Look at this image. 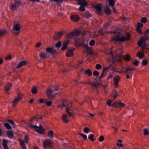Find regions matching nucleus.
Masks as SVG:
<instances>
[{
  "mask_svg": "<svg viewBox=\"0 0 149 149\" xmlns=\"http://www.w3.org/2000/svg\"><path fill=\"white\" fill-rule=\"evenodd\" d=\"M90 130L89 128L87 127H85L84 129V133H88L89 132Z\"/></svg>",
  "mask_w": 149,
  "mask_h": 149,
  "instance_id": "43",
  "label": "nucleus"
},
{
  "mask_svg": "<svg viewBox=\"0 0 149 149\" xmlns=\"http://www.w3.org/2000/svg\"><path fill=\"white\" fill-rule=\"evenodd\" d=\"M70 18L73 21L77 22L79 19V17L76 15H72L70 16Z\"/></svg>",
  "mask_w": 149,
  "mask_h": 149,
  "instance_id": "20",
  "label": "nucleus"
},
{
  "mask_svg": "<svg viewBox=\"0 0 149 149\" xmlns=\"http://www.w3.org/2000/svg\"><path fill=\"white\" fill-rule=\"evenodd\" d=\"M12 59V56L10 55H8L5 58V60H9Z\"/></svg>",
  "mask_w": 149,
  "mask_h": 149,
  "instance_id": "55",
  "label": "nucleus"
},
{
  "mask_svg": "<svg viewBox=\"0 0 149 149\" xmlns=\"http://www.w3.org/2000/svg\"><path fill=\"white\" fill-rule=\"evenodd\" d=\"M46 100V99L40 98L39 99L40 103L45 102Z\"/></svg>",
  "mask_w": 149,
  "mask_h": 149,
  "instance_id": "46",
  "label": "nucleus"
},
{
  "mask_svg": "<svg viewBox=\"0 0 149 149\" xmlns=\"http://www.w3.org/2000/svg\"><path fill=\"white\" fill-rule=\"evenodd\" d=\"M37 88L36 87H33L32 89V93L33 94L36 93L37 92Z\"/></svg>",
  "mask_w": 149,
  "mask_h": 149,
  "instance_id": "37",
  "label": "nucleus"
},
{
  "mask_svg": "<svg viewBox=\"0 0 149 149\" xmlns=\"http://www.w3.org/2000/svg\"><path fill=\"white\" fill-rule=\"evenodd\" d=\"M123 72H127V74H128L129 75L130 74V76L132 77V74H130L132 73V72L130 70H128L127 71H126V70L125 71H123Z\"/></svg>",
  "mask_w": 149,
  "mask_h": 149,
  "instance_id": "52",
  "label": "nucleus"
},
{
  "mask_svg": "<svg viewBox=\"0 0 149 149\" xmlns=\"http://www.w3.org/2000/svg\"><path fill=\"white\" fill-rule=\"evenodd\" d=\"M85 73L89 76H91L92 74V73L91 72V70L89 69H88L87 70H85Z\"/></svg>",
  "mask_w": 149,
  "mask_h": 149,
  "instance_id": "35",
  "label": "nucleus"
},
{
  "mask_svg": "<svg viewBox=\"0 0 149 149\" xmlns=\"http://www.w3.org/2000/svg\"><path fill=\"white\" fill-rule=\"evenodd\" d=\"M52 145V142L48 140L45 141L43 143V145L45 148L50 146Z\"/></svg>",
  "mask_w": 149,
  "mask_h": 149,
  "instance_id": "15",
  "label": "nucleus"
},
{
  "mask_svg": "<svg viewBox=\"0 0 149 149\" xmlns=\"http://www.w3.org/2000/svg\"><path fill=\"white\" fill-rule=\"evenodd\" d=\"M8 122L12 125H15V122L12 120H8Z\"/></svg>",
  "mask_w": 149,
  "mask_h": 149,
  "instance_id": "64",
  "label": "nucleus"
},
{
  "mask_svg": "<svg viewBox=\"0 0 149 149\" xmlns=\"http://www.w3.org/2000/svg\"><path fill=\"white\" fill-rule=\"evenodd\" d=\"M68 43V42H66L63 43V46L61 48L62 50H64L67 47V44Z\"/></svg>",
  "mask_w": 149,
  "mask_h": 149,
  "instance_id": "33",
  "label": "nucleus"
},
{
  "mask_svg": "<svg viewBox=\"0 0 149 149\" xmlns=\"http://www.w3.org/2000/svg\"><path fill=\"white\" fill-rule=\"evenodd\" d=\"M104 137L102 136H100L99 138V141L100 142H102L104 140Z\"/></svg>",
  "mask_w": 149,
  "mask_h": 149,
  "instance_id": "54",
  "label": "nucleus"
},
{
  "mask_svg": "<svg viewBox=\"0 0 149 149\" xmlns=\"http://www.w3.org/2000/svg\"><path fill=\"white\" fill-rule=\"evenodd\" d=\"M86 6H84V5L80 6V7L79 8V9L80 10L82 11H84L85 10V7Z\"/></svg>",
  "mask_w": 149,
  "mask_h": 149,
  "instance_id": "39",
  "label": "nucleus"
},
{
  "mask_svg": "<svg viewBox=\"0 0 149 149\" xmlns=\"http://www.w3.org/2000/svg\"><path fill=\"white\" fill-rule=\"evenodd\" d=\"M99 72L97 71H94L93 73V75L97 77L99 74Z\"/></svg>",
  "mask_w": 149,
  "mask_h": 149,
  "instance_id": "47",
  "label": "nucleus"
},
{
  "mask_svg": "<svg viewBox=\"0 0 149 149\" xmlns=\"http://www.w3.org/2000/svg\"><path fill=\"white\" fill-rule=\"evenodd\" d=\"M19 101V100L15 98L13 100V106L14 107L15 106L16 104Z\"/></svg>",
  "mask_w": 149,
  "mask_h": 149,
  "instance_id": "34",
  "label": "nucleus"
},
{
  "mask_svg": "<svg viewBox=\"0 0 149 149\" xmlns=\"http://www.w3.org/2000/svg\"><path fill=\"white\" fill-rule=\"evenodd\" d=\"M137 31L139 34H142L143 33L142 32L140 28H136Z\"/></svg>",
  "mask_w": 149,
  "mask_h": 149,
  "instance_id": "61",
  "label": "nucleus"
},
{
  "mask_svg": "<svg viewBox=\"0 0 149 149\" xmlns=\"http://www.w3.org/2000/svg\"><path fill=\"white\" fill-rule=\"evenodd\" d=\"M120 79V77L119 75H117L113 78V84L116 87L118 86V83Z\"/></svg>",
  "mask_w": 149,
  "mask_h": 149,
  "instance_id": "12",
  "label": "nucleus"
},
{
  "mask_svg": "<svg viewBox=\"0 0 149 149\" xmlns=\"http://www.w3.org/2000/svg\"><path fill=\"white\" fill-rule=\"evenodd\" d=\"M125 104L122 103L121 101H116L112 104V106L113 107H122L125 106Z\"/></svg>",
  "mask_w": 149,
  "mask_h": 149,
  "instance_id": "10",
  "label": "nucleus"
},
{
  "mask_svg": "<svg viewBox=\"0 0 149 149\" xmlns=\"http://www.w3.org/2000/svg\"><path fill=\"white\" fill-rule=\"evenodd\" d=\"M29 126L31 128L34 129L36 131L40 134H42L44 131V130L42 128V126L41 125H40L39 126L34 125H30Z\"/></svg>",
  "mask_w": 149,
  "mask_h": 149,
  "instance_id": "8",
  "label": "nucleus"
},
{
  "mask_svg": "<svg viewBox=\"0 0 149 149\" xmlns=\"http://www.w3.org/2000/svg\"><path fill=\"white\" fill-rule=\"evenodd\" d=\"M7 135L9 138H12L13 136V132L12 131H9L7 133Z\"/></svg>",
  "mask_w": 149,
  "mask_h": 149,
  "instance_id": "27",
  "label": "nucleus"
},
{
  "mask_svg": "<svg viewBox=\"0 0 149 149\" xmlns=\"http://www.w3.org/2000/svg\"><path fill=\"white\" fill-rule=\"evenodd\" d=\"M23 95L21 93H19L18 94L17 97L16 98L19 100L23 97Z\"/></svg>",
  "mask_w": 149,
  "mask_h": 149,
  "instance_id": "42",
  "label": "nucleus"
},
{
  "mask_svg": "<svg viewBox=\"0 0 149 149\" xmlns=\"http://www.w3.org/2000/svg\"><path fill=\"white\" fill-rule=\"evenodd\" d=\"M22 2L20 0H15L13 3L11 4L10 6L11 10H15L21 5Z\"/></svg>",
  "mask_w": 149,
  "mask_h": 149,
  "instance_id": "5",
  "label": "nucleus"
},
{
  "mask_svg": "<svg viewBox=\"0 0 149 149\" xmlns=\"http://www.w3.org/2000/svg\"><path fill=\"white\" fill-rule=\"evenodd\" d=\"M74 49H70L68 50L66 53V55L67 57L71 56L73 55V51Z\"/></svg>",
  "mask_w": 149,
  "mask_h": 149,
  "instance_id": "19",
  "label": "nucleus"
},
{
  "mask_svg": "<svg viewBox=\"0 0 149 149\" xmlns=\"http://www.w3.org/2000/svg\"><path fill=\"white\" fill-rule=\"evenodd\" d=\"M130 39V35L129 34H127L126 37L124 36H122L120 37V35H117L115 38H114L112 39L111 41L115 40L116 41H119L121 42H123L125 40H128Z\"/></svg>",
  "mask_w": 149,
  "mask_h": 149,
  "instance_id": "4",
  "label": "nucleus"
},
{
  "mask_svg": "<svg viewBox=\"0 0 149 149\" xmlns=\"http://www.w3.org/2000/svg\"><path fill=\"white\" fill-rule=\"evenodd\" d=\"M147 64V61L146 60H144L142 61V64L143 65H145Z\"/></svg>",
  "mask_w": 149,
  "mask_h": 149,
  "instance_id": "59",
  "label": "nucleus"
},
{
  "mask_svg": "<svg viewBox=\"0 0 149 149\" xmlns=\"http://www.w3.org/2000/svg\"><path fill=\"white\" fill-rule=\"evenodd\" d=\"M80 33V31L79 30H75L70 33L68 35L69 38H73L75 36H78Z\"/></svg>",
  "mask_w": 149,
  "mask_h": 149,
  "instance_id": "11",
  "label": "nucleus"
},
{
  "mask_svg": "<svg viewBox=\"0 0 149 149\" xmlns=\"http://www.w3.org/2000/svg\"><path fill=\"white\" fill-rule=\"evenodd\" d=\"M46 51L50 54H53L55 52L56 50L54 47H49L47 48L46 49Z\"/></svg>",
  "mask_w": 149,
  "mask_h": 149,
  "instance_id": "17",
  "label": "nucleus"
},
{
  "mask_svg": "<svg viewBox=\"0 0 149 149\" xmlns=\"http://www.w3.org/2000/svg\"><path fill=\"white\" fill-rule=\"evenodd\" d=\"M25 141H23L21 139H19V141L20 146L23 149H27L26 146L24 144V143H27L28 142V137L27 136H25Z\"/></svg>",
  "mask_w": 149,
  "mask_h": 149,
  "instance_id": "9",
  "label": "nucleus"
},
{
  "mask_svg": "<svg viewBox=\"0 0 149 149\" xmlns=\"http://www.w3.org/2000/svg\"><path fill=\"white\" fill-rule=\"evenodd\" d=\"M63 34L62 32H58L54 37V39L55 40L59 38Z\"/></svg>",
  "mask_w": 149,
  "mask_h": 149,
  "instance_id": "23",
  "label": "nucleus"
},
{
  "mask_svg": "<svg viewBox=\"0 0 149 149\" xmlns=\"http://www.w3.org/2000/svg\"><path fill=\"white\" fill-rule=\"evenodd\" d=\"M49 136L52 138L53 137V133L52 130H50L48 132Z\"/></svg>",
  "mask_w": 149,
  "mask_h": 149,
  "instance_id": "38",
  "label": "nucleus"
},
{
  "mask_svg": "<svg viewBox=\"0 0 149 149\" xmlns=\"http://www.w3.org/2000/svg\"><path fill=\"white\" fill-rule=\"evenodd\" d=\"M79 135L81 136H82L84 139H87V136L85 134L83 133H81L79 134Z\"/></svg>",
  "mask_w": 149,
  "mask_h": 149,
  "instance_id": "50",
  "label": "nucleus"
},
{
  "mask_svg": "<svg viewBox=\"0 0 149 149\" xmlns=\"http://www.w3.org/2000/svg\"><path fill=\"white\" fill-rule=\"evenodd\" d=\"M136 69V68L134 67L132 68H128L126 69V71H127L128 70H130L131 71H134Z\"/></svg>",
  "mask_w": 149,
  "mask_h": 149,
  "instance_id": "57",
  "label": "nucleus"
},
{
  "mask_svg": "<svg viewBox=\"0 0 149 149\" xmlns=\"http://www.w3.org/2000/svg\"><path fill=\"white\" fill-rule=\"evenodd\" d=\"M8 141L6 139H4L3 141V146L4 149H9L7 145Z\"/></svg>",
  "mask_w": 149,
  "mask_h": 149,
  "instance_id": "26",
  "label": "nucleus"
},
{
  "mask_svg": "<svg viewBox=\"0 0 149 149\" xmlns=\"http://www.w3.org/2000/svg\"><path fill=\"white\" fill-rule=\"evenodd\" d=\"M149 39V36L146 35L144 36H143L138 41V45L141 47V48H144L146 45L145 41Z\"/></svg>",
  "mask_w": 149,
  "mask_h": 149,
  "instance_id": "2",
  "label": "nucleus"
},
{
  "mask_svg": "<svg viewBox=\"0 0 149 149\" xmlns=\"http://www.w3.org/2000/svg\"><path fill=\"white\" fill-rule=\"evenodd\" d=\"M40 56L42 59H44L47 57V55L45 52H41L40 53Z\"/></svg>",
  "mask_w": 149,
  "mask_h": 149,
  "instance_id": "24",
  "label": "nucleus"
},
{
  "mask_svg": "<svg viewBox=\"0 0 149 149\" xmlns=\"http://www.w3.org/2000/svg\"><path fill=\"white\" fill-rule=\"evenodd\" d=\"M94 135L93 134H90L88 136V138L89 139L93 141H94V139H93Z\"/></svg>",
  "mask_w": 149,
  "mask_h": 149,
  "instance_id": "40",
  "label": "nucleus"
},
{
  "mask_svg": "<svg viewBox=\"0 0 149 149\" xmlns=\"http://www.w3.org/2000/svg\"><path fill=\"white\" fill-rule=\"evenodd\" d=\"M95 68L97 69H99L101 68L102 66L101 65L99 64H97L95 66Z\"/></svg>",
  "mask_w": 149,
  "mask_h": 149,
  "instance_id": "51",
  "label": "nucleus"
},
{
  "mask_svg": "<svg viewBox=\"0 0 149 149\" xmlns=\"http://www.w3.org/2000/svg\"><path fill=\"white\" fill-rule=\"evenodd\" d=\"M13 84L10 83L7 84L5 86L4 89L5 91H9L10 88L13 86Z\"/></svg>",
  "mask_w": 149,
  "mask_h": 149,
  "instance_id": "21",
  "label": "nucleus"
},
{
  "mask_svg": "<svg viewBox=\"0 0 149 149\" xmlns=\"http://www.w3.org/2000/svg\"><path fill=\"white\" fill-rule=\"evenodd\" d=\"M63 0H49L50 3L52 4L56 3L58 6H60V4L62 3Z\"/></svg>",
  "mask_w": 149,
  "mask_h": 149,
  "instance_id": "18",
  "label": "nucleus"
},
{
  "mask_svg": "<svg viewBox=\"0 0 149 149\" xmlns=\"http://www.w3.org/2000/svg\"><path fill=\"white\" fill-rule=\"evenodd\" d=\"M143 26V24L140 23H138L137 24V28H141Z\"/></svg>",
  "mask_w": 149,
  "mask_h": 149,
  "instance_id": "49",
  "label": "nucleus"
},
{
  "mask_svg": "<svg viewBox=\"0 0 149 149\" xmlns=\"http://www.w3.org/2000/svg\"><path fill=\"white\" fill-rule=\"evenodd\" d=\"M27 63V61H23L20 62L16 67L17 68H19L25 65Z\"/></svg>",
  "mask_w": 149,
  "mask_h": 149,
  "instance_id": "16",
  "label": "nucleus"
},
{
  "mask_svg": "<svg viewBox=\"0 0 149 149\" xmlns=\"http://www.w3.org/2000/svg\"><path fill=\"white\" fill-rule=\"evenodd\" d=\"M91 15L87 11L84 13L83 15V16L85 18H88L90 17Z\"/></svg>",
  "mask_w": 149,
  "mask_h": 149,
  "instance_id": "31",
  "label": "nucleus"
},
{
  "mask_svg": "<svg viewBox=\"0 0 149 149\" xmlns=\"http://www.w3.org/2000/svg\"><path fill=\"white\" fill-rule=\"evenodd\" d=\"M42 117H40V118H37L36 117H33V118L31 120V121L32 122H33V120H36L37 119H42Z\"/></svg>",
  "mask_w": 149,
  "mask_h": 149,
  "instance_id": "60",
  "label": "nucleus"
},
{
  "mask_svg": "<svg viewBox=\"0 0 149 149\" xmlns=\"http://www.w3.org/2000/svg\"><path fill=\"white\" fill-rule=\"evenodd\" d=\"M62 121L64 123H67L69 122V120L68 116L65 114H63L62 117Z\"/></svg>",
  "mask_w": 149,
  "mask_h": 149,
  "instance_id": "14",
  "label": "nucleus"
},
{
  "mask_svg": "<svg viewBox=\"0 0 149 149\" xmlns=\"http://www.w3.org/2000/svg\"><path fill=\"white\" fill-rule=\"evenodd\" d=\"M61 45V41H59L58 42L56 43V46L57 47H60Z\"/></svg>",
  "mask_w": 149,
  "mask_h": 149,
  "instance_id": "58",
  "label": "nucleus"
},
{
  "mask_svg": "<svg viewBox=\"0 0 149 149\" xmlns=\"http://www.w3.org/2000/svg\"><path fill=\"white\" fill-rule=\"evenodd\" d=\"M54 91V87L53 86H51L48 87L46 91V93L47 95L49 97L53 96L54 95L53 94V91Z\"/></svg>",
  "mask_w": 149,
  "mask_h": 149,
  "instance_id": "7",
  "label": "nucleus"
},
{
  "mask_svg": "<svg viewBox=\"0 0 149 149\" xmlns=\"http://www.w3.org/2000/svg\"><path fill=\"white\" fill-rule=\"evenodd\" d=\"M77 2V4L80 6H87L88 3L85 0H76Z\"/></svg>",
  "mask_w": 149,
  "mask_h": 149,
  "instance_id": "13",
  "label": "nucleus"
},
{
  "mask_svg": "<svg viewBox=\"0 0 149 149\" xmlns=\"http://www.w3.org/2000/svg\"><path fill=\"white\" fill-rule=\"evenodd\" d=\"M7 33L6 30L5 29H3L0 30V37L5 35Z\"/></svg>",
  "mask_w": 149,
  "mask_h": 149,
  "instance_id": "25",
  "label": "nucleus"
},
{
  "mask_svg": "<svg viewBox=\"0 0 149 149\" xmlns=\"http://www.w3.org/2000/svg\"><path fill=\"white\" fill-rule=\"evenodd\" d=\"M20 24L17 22H15L13 25L12 32L14 33L18 34L20 32Z\"/></svg>",
  "mask_w": 149,
  "mask_h": 149,
  "instance_id": "3",
  "label": "nucleus"
},
{
  "mask_svg": "<svg viewBox=\"0 0 149 149\" xmlns=\"http://www.w3.org/2000/svg\"><path fill=\"white\" fill-rule=\"evenodd\" d=\"M144 134L145 135H147L149 134V132L146 129H144L143 130Z\"/></svg>",
  "mask_w": 149,
  "mask_h": 149,
  "instance_id": "56",
  "label": "nucleus"
},
{
  "mask_svg": "<svg viewBox=\"0 0 149 149\" xmlns=\"http://www.w3.org/2000/svg\"><path fill=\"white\" fill-rule=\"evenodd\" d=\"M139 61L136 60H135V61L133 62V64L135 65H138L139 64Z\"/></svg>",
  "mask_w": 149,
  "mask_h": 149,
  "instance_id": "63",
  "label": "nucleus"
},
{
  "mask_svg": "<svg viewBox=\"0 0 149 149\" xmlns=\"http://www.w3.org/2000/svg\"><path fill=\"white\" fill-rule=\"evenodd\" d=\"M125 59L127 61H129L130 59V57L128 54H127L125 58Z\"/></svg>",
  "mask_w": 149,
  "mask_h": 149,
  "instance_id": "45",
  "label": "nucleus"
},
{
  "mask_svg": "<svg viewBox=\"0 0 149 149\" xmlns=\"http://www.w3.org/2000/svg\"><path fill=\"white\" fill-rule=\"evenodd\" d=\"M94 8L100 13L102 8V6L101 4L100 3L95 6Z\"/></svg>",
  "mask_w": 149,
  "mask_h": 149,
  "instance_id": "22",
  "label": "nucleus"
},
{
  "mask_svg": "<svg viewBox=\"0 0 149 149\" xmlns=\"http://www.w3.org/2000/svg\"><path fill=\"white\" fill-rule=\"evenodd\" d=\"M114 92V94L115 93V94H114L113 95V98L114 99H115L116 98L117 96H118V94L116 92V91H115Z\"/></svg>",
  "mask_w": 149,
  "mask_h": 149,
  "instance_id": "53",
  "label": "nucleus"
},
{
  "mask_svg": "<svg viewBox=\"0 0 149 149\" xmlns=\"http://www.w3.org/2000/svg\"><path fill=\"white\" fill-rule=\"evenodd\" d=\"M109 1V4L110 6H111L112 7H113L115 4V1L114 0H108Z\"/></svg>",
  "mask_w": 149,
  "mask_h": 149,
  "instance_id": "32",
  "label": "nucleus"
},
{
  "mask_svg": "<svg viewBox=\"0 0 149 149\" xmlns=\"http://www.w3.org/2000/svg\"><path fill=\"white\" fill-rule=\"evenodd\" d=\"M147 21V18L145 17H143L141 20V22L142 23H146Z\"/></svg>",
  "mask_w": 149,
  "mask_h": 149,
  "instance_id": "44",
  "label": "nucleus"
},
{
  "mask_svg": "<svg viewBox=\"0 0 149 149\" xmlns=\"http://www.w3.org/2000/svg\"><path fill=\"white\" fill-rule=\"evenodd\" d=\"M95 41L94 40H92L89 42V45L91 46H92L95 44Z\"/></svg>",
  "mask_w": 149,
  "mask_h": 149,
  "instance_id": "48",
  "label": "nucleus"
},
{
  "mask_svg": "<svg viewBox=\"0 0 149 149\" xmlns=\"http://www.w3.org/2000/svg\"><path fill=\"white\" fill-rule=\"evenodd\" d=\"M71 103H70L66 106L65 109L67 113L70 116L73 117L75 114L73 111V109L72 107Z\"/></svg>",
  "mask_w": 149,
  "mask_h": 149,
  "instance_id": "6",
  "label": "nucleus"
},
{
  "mask_svg": "<svg viewBox=\"0 0 149 149\" xmlns=\"http://www.w3.org/2000/svg\"><path fill=\"white\" fill-rule=\"evenodd\" d=\"M112 102V101L111 100H109L107 101V104L109 106L111 105V103Z\"/></svg>",
  "mask_w": 149,
  "mask_h": 149,
  "instance_id": "62",
  "label": "nucleus"
},
{
  "mask_svg": "<svg viewBox=\"0 0 149 149\" xmlns=\"http://www.w3.org/2000/svg\"><path fill=\"white\" fill-rule=\"evenodd\" d=\"M136 56L139 58H141L144 56V54L143 52L140 51L137 53Z\"/></svg>",
  "mask_w": 149,
  "mask_h": 149,
  "instance_id": "29",
  "label": "nucleus"
},
{
  "mask_svg": "<svg viewBox=\"0 0 149 149\" xmlns=\"http://www.w3.org/2000/svg\"><path fill=\"white\" fill-rule=\"evenodd\" d=\"M4 125L5 127L8 129H11L12 127L8 123H4Z\"/></svg>",
  "mask_w": 149,
  "mask_h": 149,
  "instance_id": "36",
  "label": "nucleus"
},
{
  "mask_svg": "<svg viewBox=\"0 0 149 149\" xmlns=\"http://www.w3.org/2000/svg\"><path fill=\"white\" fill-rule=\"evenodd\" d=\"M111 65H112L111 64L110 65L108 68H105L104 69V70H103V73H102L101 74L100 76L99 77V78L100 79L101 78H102L103 77H104V72L107 71L108 70L109 68L111 66Z\"/></svg>",
  "mask_w": 149,
  "mask_h": 149,
  "instance_id": "28",
  "label": "nucleus"
},
{
  "mask_svg": "<svg viewBox=\"0 0 149 149\" xmlns=\"http://www.w3.org/2000/svg\"><path fill=\"white\" fill-rule=\"evenodd\" d=\"M88 39H84V38H83V39L79 41V43H78L76 45L77 46L82 45L85 48L88 50L89 53H92L91 50V49L88 46Z\"/></svg>",
  "mask_w": 149,
  "mask_h": 149,
  "instance_id": "1",
  "label": "nucleus"
},
{
  "mask_svg": "<svg viewBox=\"0 0 149 149\" xmlns=\"http://www.w3.org/2000/svg\"><path fill=\"white\" fill-rule=\"evenodd\" d=\"M104 12L107 15L111 13V11L109 8L107 6L105 7L104 10Z\"/></svg>",
  "mask_w": 149,
  "mask_h": 149,
  "instance_id": "30",
  "label": "nucleus"
},
{
  "mask_svg": "<svg viewBox=\"0 0 149 149\" xmlns=\"http://www.w3.org/2000/svg\"><path fill=\"white\" fill-rule=\"evenodd\" d=\"M91 85H93L95 87H96L97 86H98L100 84V83H99V82H96L93 83H91Z\"/></svg>",
  "mask_w": 149,
  "mask_h": 149,
  "instance_id": "41",
  "label": "nucleus"
}]
</instances>
